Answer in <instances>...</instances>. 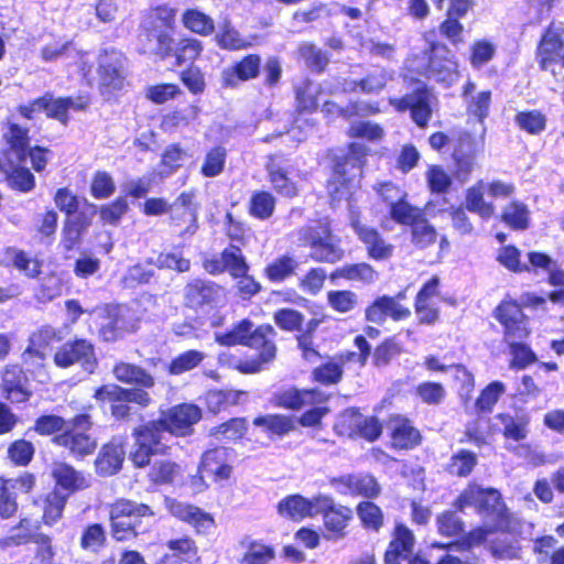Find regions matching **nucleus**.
Listing matches in <instances>:
<instances>
[{
    "mask_svg": "<svg viewBox=\"0 0 564 564\" xmlns=\"http://www.w3.org/2000/svg\"><path fill=\"white\" fill-rule=\"evenodd\" d=\"M155 517L151 506L128 498L115 499L108 506L110 535L117 543H128L141 534L142 520Z\"/></svg>",
    "mask_w": 564,
    "mask_h": 564,
    "instance_id": "39448f33",
    "label": "nucleus"
},
{
    "mask_svg": "<svg viewBox=\"0 0 564 564\" xmlns=\"http://www.w3.org/2000/svg\"><path fill=\"white\" fill-rule=\"evenodd\" d=\"M36 486V477L30 471H23L17 477H0V519L13 518L19 510L18 495L31 494Z\"/></svg>",
    "mask_w": 564,
    "mask_h": 564,
    "instance_id": "dca6fc26",
    "label": "nucleus"
},
{
    "mask_svg": "<svg viewBox=\"0 0 564 564\" xmlns=\"http://www.w3.org/2000/svg\"><path fill=\"white\" fill-rule=\"evenodd\" d=\"M261 57L257 54H250L231 67L225 68L221 73L223 86L234 88L240 82L256 78L259 75Z\"/></svg>",
    "mask_w": 564,
    "mask_h": 564,
    "instance_id": "cd10ccee",
    "label": "nucleus"
},
{
    "mask_svg": "<svg viewBox=\"0 0 564 564\" xmlns=\"http://www.w3.org/2000/svg\"><path fill=\"white\" fill-rule=\"evenodd\" d=\"M360 411L357 408L344 410L334 424V432L341 437L357 438V424Z\"/></svg>",
    "mask_w": 564,
    "mask_h": 564,
    "instance_id": "0e129e2a",
    "label": "nucleus"
},
{
    "mask_svg": "<svg viewBox=\"0 0 564 564\" xmlns=\"http://www.w3.org/2000/svg\"><path fill=\"white\" fill-rule=\"evenodd\" d=\"M495 317L505 327V338L511 352H532L524 339L529 335L528 317L513 301H503L495 311Z\"/></svg>",
    "mask_w": 564,
    "mask_h": 564,
    "instance_id": "9b49d317",
    "label": "nucleus"
},
{
    "mask_svg": "<svg viewBox=\"0 0 564 564\" xmlns=\"http://www.w3.org/2000/svg\"><path fill=\"white\" fill-rule=\"evenodd\" d=\"M351 226L359 239L367 246L368 253L372 259L386 260L392 256L393 246L388 243L376 229L361 225L355 217L351 218Z\"/></svg>",
    "mask_w": 564,
    "mask_h": 564,
    "instance_id": "c85d7f7f",
    "label": "nucleus"
},
{
    "mask_svg": "<svg viewBox=\"0 0 564 564\" xmlns=\"http://www.w3.org/2000/svg\"><path fill=\"white\" fill-rule=\"evenodd\" d=\"M181 473V466L170 459L159 460L150 468L148 480L154 486L172 485Z\"/></svg>",
    "mask_w": 564,
    "mask_h": 564,
    "instance_id": "8fccbe9b",
    "label": "nucleus"
},
{
    "mask_svg": "<svg viewBox=\"0 0 564 564\" xmlns=\"http://www.w3.org/2000/svg\"><path fill=\"white\" fill-rule=\"evenodd\" d=\"M93 397L100 403L108 402L112 419L120 423L133 420L134 411L131 403L140 408H147L151 403V397L147 391L118 384L99 386Z\"/></svg>",
    "mask_w": 564,
    "mask_h": 564,
    "instance_id": "423d86ee",
    "label": "nucleus"
},
{
    "mask_svg": "<svg viewBox=\"0 0 564 564\" xmlns=\"http://www.w3.org/2000/svg\"><path fill=\"white\" fill-rule=\"evenodd\" d=\"M252 424L261 427L270 440L283 438L296 429L294 417L283 413L260 414Z\"/></svg>",
    "mask_w": 564,
    "mask_h": 564,
    "instance_id": "7c9ffc66",
    "label": "nucleus"
},
{
    "mask_svg": "<svg viewBox=\"0 0 564 564\" xmlns=\"http://www.w3.org/2000/svg\"><path fill=\"white\" fill-rule=\"evenodd\" d=\"M274 546L261 540H252L248 543L246 551L238 560L239 564H274Z\"/></svg>",
    "mask_w": 564,
    "mask_h": 564,
    "instance_id": "a18cd8bd",
    "label": "nucleus"
},
{
    "mask_svg": "<svg viewBox=\"0 0 564 564\" xmlns=\"http://www.w3.org/2000/svg\"><path fill=\"white\" fill-rule=\"evenodd\" d=\"M416 543L413 531L402 521H397L390 533V541L383 553L384 564H402L410 557Z\"/></svg>",
    "mask_w": 564,
    "mask_h": 564,
    "instance_id": "aec40b11",
    "label": "nucleus"
},
{
    "mask_svg": "<svg viewBox=\"0 0 564 564\" xmlns=\"http://www.w3.org/2000/svg\"><path fill=\"white\" fill-rule=\"evenodd\" d=\"M276 333L271 325L253 327L249 319H242L227 333L216 334V340L223 346L242 345L262 352H275Z\"/></svg>",
    "mask_w": 564,
    "mask_h": 564,
    "instance_id": "1a4fd4ad",
    "label": "nucleus"
},
{
    "mask_svg": "<svg viewBox=\"0 0 564 564\" xmlns=\"http://www.w3.org/2000/svg\"><path fill=\"white\" fill-rule=\"evenodd\" d=\"M488 551L499 561L518 560L521 555V545L518 539H495L490 542Z\"/></svg>",
    "mask_w": 564,
    "mask_h": 564,
    "instance_id": "13d9d810",
    "label": "nucleus"
},
{
    "mask_svg": "<svg viewBox=\"0 0 564 564\" xmlns=\"http://www.w3.org/2000/svg\"><path fill=\"white\" fill-rule=\"evenodd\" d=\"M248 429V420L238 416L217 424L212 429L210 434L217 440L237 443L246 436Z\"/></svg>",
    "mask_w": 564,
    "mask_h": 564,
    "instance_id": "79ce46f5",
    "label": "nucleus"
},
{
    "mask_svg": "<svg viewBox=\"0 0 564 564\" xmlns=\"http://www.w3.org/2000/svg\"><path fill=\"white\" fill-rule=\"evenodd\" d=\"M329 395L317 388L300 389L291 387L278 392H274L271 399L275 408L300 411L303 408L311 405L297 419V423L302 427L321 429L324 417L330 412L327 402Z\"/></svg>",
    "mask_w": 564,
    "mask_h": 564,
    "instance_id": "20e7f679",
    "label": "nucleus"
},
{
    "mask_svg": "<svg viewBox=\"0 0 564 564\" xmlns=\"http://www.w3.org/2000/svg\"><path fill=\"white\" fill-rule=\"evenodd\" d=\"M516 123L520 129L530 134H539L544 131L546 118L538 110L522 111L516 116Z\"/></svg>",
    "mask_w": 564,
    "mask_h": 564,
    "instance_id": "774afa93",
    "label": "nucleus"
},
{
    "mask_svg": "<svg viewBox=\"0 0 564 564\" xmlns=\"http://www.w3.org/2000/svg\"><path fill=\"white\" fill-rule=\"evenodd\" d=\"M182 20L186 29L200 35L212 34L215 28L214 20L196 9L186 10Z\"/></svg>",
    "mask_w": 564,
    "mask_h": 564,
    "instance_id": "e2e57ef3",
    "label": "nucleus"
},
{
    "mask_svg": "<svg viewBox=\"0 0 564 564\" xmlns=\"http://www.w3.org/2000/svg\"><path fill=\"white\" fill-rule=\"evenodd\" d=\"M97 313L100 318L99 335L105 341H115L135 328L134 313L127 305L108 304L97 310Z\"/></svg>",
    "mask_w": 564,
    "mask_h": 564,
    "instance_id": "4468645a",
    "label": "nucleus"
},
{
    "mask_svg": "<svg viewBox=\"0 0 564 564\" xmlns=\"http://www.w3.org/2000/svg\"><path fill=\"white\" fill-rule=\"evenodd\" d=\"M329 485L341 496L377 499L382 491L378 479L370 473L344 474L328 479Z\"/></svg>",
    "mask_w": 564,
    "mask_h": 564,
    "instance_id": "f3484780",
    "label": "nucleus"
},
{
    "mask_svg": "<svg viewBox=\"0 0 564 564\" xmlns=\"http://www.w3.org/2000/svg\"><path fill=\"white\" fill-rule=\"evenodd\" d=\"M200 115V108L196 105L176 109L163 117L162 124L166 129L187 127L196 122Z\"/></svg>",
    "mask_w": 564,
    "mask_h": 564,
    "instance_id": "052dcab7",
    "label": "nucleus"
},
{
    "mask_svg": "<svg viewBox=\"0 0 564 564\" xmlns=\"http://www.w3.org/2000/svg\"><path fill=\"white\" fill-rule=\"evenodd\" d=\"M364 156V147L352 143L349 148V155L344 163L335 166L334 173L328 181L327 189L334 202L348 199L352 188L357 185V176L360 174L361 158Z\"/></svg>",
    "mask_w": 564,
    "mask_h": 564,
    "instance_id": "9d476101",
    "label": "nucleus"
},
{
    "mask_svg": "<svg viewBox=\"0 0 564 564\" xmlns=\"http://www.w3.org/2000/svg\"><path fill=\"white\" fill-rule=\"evenodd\" d=\"M166 546L171 553L163 554L155 564H177V561L191 562L198 558L199 549L191 535L170 539Z\"/></svg>",
    "mask_w": 564,
    "mask_h": 564,
    "instance_id": "c756f323",
    "label": "nucleus"
},
{
    "mask_svg": "<svg viewBox=\"0 0 564 564\" xmlns=\"http://www.w3.org/2000/svg\"><path fill=\"white\" fill-rule=\"evenodd\" d=\"M373 499L361 500L356 505V513L366 531L380 532L384 525V513Z\"/></svg>",
    "mask_w": 564,
    "mask_h": 564,
    "instance_id": "58836bf2",
    "label": "nucleus"
},
{
    "mask_svg": "<svg viewBox=\"0 0 564 564\" xmlns=\"http://www.w3.org/2000/svg\"><path fill=\"white\" fill-rule=\"evenodd\" d=\"M204 268L210 274H218L227 270L234 278L248 271V264L240 248L232 245L226 248L218 258L206 260Z\"/></svg>",
    "mask_w": 564,
    "mask_h": 564,
    "instance_id": "a878e982",
    "label": "nucleus"
},
{
    "mask_svg": "<svg viewBox=\"0 0 564 564\" xmlns=\"http://www.w3.org/2000/svg\"><path fill=\"white\" fill-rule=\"evenodd\" d=\"M21 163L15 159H0V170L7 175L12 188L30 192L34 187L35 180L29 169L20 166Z\"/></svg>",
    "mask_w": 564,
    "mask_h": 564,
    "instance_id": "72a5a7b5",
    "label": "nucleus"
},
{
    "mask_svg": "<svg viewBox=\"0 0 564 564\" xmlns=\"http://www.w3.org/2000/svg\"><path fill=\"white\" fill-rule=\"evenodd\" d=\"M297 235L304 246L311 247V257L315 261L333 263L344 254L326 225L301 228Z\"/></svg>",
    "mask_w": 564,
    "mask_h": 564,
    "instance_id": "f8f14e48",
    "label": "nucleus"
},
{
    "mask_svg": "<svg viewBox=\"0 0 564 564\" xmlns=\"http://www.w3.org/2000/svg\"><path fill=\"white\" fill-rule=\"evenodd\" d=\"M478 465V456L470 449L459 448L449 457L445 470L456 478L469 477Z\"/></svg>",
    "mask_w": 564,
    "mask_h": 564,
    "instance_id": "e433bc0d",
    "label": "nucleus"
},
{
    "mask_svg": "<svg viewBox=\"0 0 564 564\" xmlns=\"http://www.w3.org/2000/svg\"><path fill=\"white\" fill-rule=\"evenodd\" d=\"M536 58L543 70H553L561 63L564 67V25L552 23L543 34L536 51Z\"/></svg>",
    "mask_w": 564,
    "mask_h": 564,
    "instance_id": "6ab92c4d",
    "label": "nucleus"
},
{
    "mask_svg": "<svg viewBox=\"0 0 564 564\" xmlns=\"http://www.w3.org/2000/svg\"><path fill=\"white\" fill-rule=\"evenodd\" d=\"M25 382L26 378L21 370L6 371L2 382L4 398L11 403H26L32 391L26 388Z\"/></svg>",
    "mask_w": 564,
    "mask_h": 564,
    "instance_id": "c9c22d12",
    "label": "nucleus"
},
{
    "mask_svg": "<svg viewBox=\"0 0 564 564\" xmlns=\"http://www.w3.org/2000/svg\"><path fill=\"white\" fill-rule=\"evenodd\" d=\"M383 433V424L376 415L364 416L360 413L357 424V438H361L368 443L378 441Z\"/></svg>",
    "mask_w": 564,
    "mask_h": 564,
    "instance_id": "69168bd1",
    "label": "nucleus"
},
{
    "mask_svg": "<svg viewBox=\"0 0 564 564\" xmlns=\"http://www.w3.org/2000/svg\"><path fill=\"white\" fill-rule=\"evenodd\" d=\"M410 310L402 306L393 297L382 296L376 300L367 310L366 318L369 322L381 324L387 317L400 321L409 317Z\"/></svg>",
    "mask_w": 564,
    "mask_h": 564,
    "instance_id": "2f4dec72",
    "label": "nucleus"
},
{
    "mask_svg": "<svg viewBox=\"0 0 564 564\" xmlns=\"http://www.w3.org/2000/svg\"><path fill=\"white\" fill-rule=\"evenodd\" d=\"M505 384L500 381H492L487 384L475 400V410L477 414H489L505 393Z\"/></svg>",
    "mask_w": 564,
    "mask_h": 564,
    "instance_id": "3c124183",
    "label": "nucleus"
},
{
    "mask_svg": "<svg viewBox=\"0 0 564 564\" xmlns=\"http://www.w3.org/2000/svg\"><path fill=\"white\" fill-rule=\"evenodd\" d=\"M501 220L514 230H523L529 226V210L527 205L520 202H511L501 214Z\"/></svg>",
    "mask_w": 564,
    "mask_h": 564,
    "instance_id": "6e6d98bb",
    "label": "nucleus"
},
{
    "mask_svg": "<svg viewBox=\"0 0 564 564\" xmlns=\"http://www.w3.org/2000/svg\"><path fill=\"white\" fill-rule=\"evenodd\" d=\"M456 511L467 508L491 520V524L511 530L513 517L506 505L502 494L494 487H482L475 480L468 481L452 503Z\"/></svg>",
    "mask_w": 564,
    "mask_h": 564,
    "instance_id": "7ed1b4c3",
    "label": "nucleus"
},
{
    "mask_svg": "<svg viewBox=\"0 0 564 564\" xmlns=\"http://www.w3.org/2000/svg\"><path fill=\"white\" fill-rule=\"evenodd\" d=\"M199 469L205 471L214 484L230 481L235 471L234 449L216 445L204 451L199 457Z\"/></svg>",
    "mask_w": 564,
    "mask_h": 564,
    "instance_id": "2eb2a0df",
    "label": "nucleus"
},
{
    "mask_svg": "<svg viewBox=\"0 0 564 564\" xmlns=\"http://www.w3.org/2000/svg\"><path fill=\"white\" fill-rule=\"evenodd\" d=\"M343 359L339 362L332 359L326 360L312 370V382H317L326 387L338 383L343 378Z\"/></svg>",
    "mask_w": 564,
    "mask_h": 564,
    "instance_id": "603ef678",
    "label": "nucleus"
},
{
    "mask_svg": "<svg viewBox=\"0 0 564 564\" xmlns=\"http://www.w3.org/2000/svg\"><path fill=\"white\" fill-rule=\"evenodd\" d=\"M126 457L124 441L112 436L104 443L94 460L95 471L100 477H110L118 474L123 466Z\"/></svg>",
    "mask_w": 564,
    "mask_h": 564,
    "instance_id": "412c9836",
    "label": "nucleus"
},
{
    "mask_svg": "<svg viewBox=\"0 0 564 564\" xmlns=\"http://www.w3.org/2000/svg\"><path fill=\"white\" fill-rule=\"evenodd\" d=\"M384 426L389 440L388 446L394 452H411L423 442L420 429L404 414H389Z\"/></svg>",
    "mask_w": 564,
    "mask_h": 564,
    "instance_id": "ddd939ff",
    "label": "nucleus"
},
{
    "mask_svg": "<svg viewBox=\"0 0 564 564\" xmlns=\"http://www.w3.org/2000/svg\"><path fill=\"white\" fill-rule=\"evenodd\" d=\"M115 377L124 383L137 384L144 388L154 386V379L141 367L132 364L120 362L113 368Z\"/></svg>",
    "mask_w": 564,
    "mask_h": 564,
    "instance_id": "de8ad7c7",
    "label": "nucleus"
},
{
    "mask_svg": "<svg viewBox=\"0 0 564 564\" xmlns=\"http://www.w3.org/2000/svg\"><path fill=\"white\" fill-rule=\"evenodd\" d=\"M394 73L381 67L370 69L362 78L358 80L344 79L341 90L344 93L360 91L366 95L380 94L387 84L393 79Z\"/></svg>",
    "mask_w": 564,
    "mask_h": 564,
    "instance_id": "393cba45",
    "label": "nucleus"
},
{
    "mask_svg": "<svg viewBox=\"0 0 564 564\" xmlns=\"http://www.w3.org/2000/svg\"><path fill=\"white\" fill-rule=\"evenodd\" d=\"M489 422V417L478 414L474 421L466 425L464 437L459 442L471 443L477 447H481L487 443V435L495 433V427Z\"/></svg>",
    "mask_w": 564,
    "mask_h": 564,
    "instance_id": "09e8293b",
    "label": "nucleus"
},
{
    "mask_svg": "<svg viewBox=\"0 0 564 564\" xmlns=\"http://www.w3.org/2000/svg\"><path fill=\"white\" fill-rule=\"evenodd\" d=\"M289 160L280 155H269L265 163L269 182L272 188L285 197H295L299 186L291 176Z\"/></svg>",
    "mask_w": 564,
    "mask_h": 564,
    "instance_id": "5701e85b",
    "label": "nucleus"
},
{
    "mask_svg": "<svg viewBox=\"0 0 564 564\" xmlns=\"http://www.w3.org/2000/svg\"><path fill=\"white\" fill-rule=\"evenodd\" d=\"M216 285L203 280H194L185 288V297L193 306L202 305L213 300Z\"/></svg>",
    "mask_w": 564,
    "mask_h": 564,
    "instance_id": "bf43d9fd",
    "label": "nucleus"
},
{
    "mask_svg": "<svg viewBox=\"0 0 564 564\" xmlns=\"http://www.w3.org/2000/svg\"><path fill=\"white\" fill-rule=\"evenodd\" d=\"M122 55L119 52H105L99 57V88L104 96L109 97L112 91L121 89L124 82L122 70Z\"/></svg>",
    "mask_w": 564,
    "mask_h": 564,
    "instance_id": "4be33fe9",
    "label": "nucleus"
},
{
    "mask_svg": "<svg viewBox=\"0 0 564 564\" xmlns=\"http://www.w3.org/2000/svg\"><path fill=\"white\" fill-rule=\"evenodd\" d=\"M456 510H445L436 517V528L440 535L459 538L465 531V522L456 514Z\"/></svg>",
    "mask_w": 564,
    "mask_h": 564,
    "instance_id": "5fc2aeb1",
    "label": "nucleus"
},
{
    "mask_svg": "<svg viewBox=\"0 0 564 564\" xmlns=\"http://www.w3.org/2000/svg\"><path fill=\"white\" fill-rule=\"evenodd\" d=\"M165 508L176 520L191 525L196 534H206L216 527L214 516L196 505L165 498Z\"/></svg>",
    "mask_w": 564,
    "mask_h": 564,
    "instance_id": "a211bd4d",
    "label": "nucleus"
},
{
    "mask_svg": "<svg viewBox=\"0 0 564 564\" xmlns=\"http://www.w3.org/2000/svg\"><path fill=\"white\" fill-rule=\"evenodd\" d=\"M4 138L10 144V149L3 159H15L18 162H24L29 147L28 130L11 123L4 133Z\"/></svg>",
    "mask_w": 564,
    "mask_h": 564,
    "instance_id": "c03bdc74",
    "label": "nucleus"
},
{
    "mask_svg": "<svg viewBox=\"0 0 564 564\" xmlns=\"http://www.w3.org/2000/svg\"><path fill=\"white\" fill-rule=\"evenodd\" d=\"M67 501V495H63L62 491L53 488L48 492L35 498L33 506L40 507L42 510L41 523L46 527H53L63 518Z\"/></svg>",
    "mask_w": 564,
    "mask_h": 564,
    "instance_id": "bb28decb",
    "label": "nucleus"
},
{
    "mask_svg": "<svg viewBox=\"0 0 564 564\" xmlns=\"http://www.w3.org/2000/svg\"><path fill=\"white\" fill-rule=\"evenodd\" d=\"M202 419V410L194 403H178L162 412L160 417L141 423L133 427L131 435L134 440L129 458L134 468L150 466L154 456H166L171 446L163 443V433L175 437L189 436L194 425Z\"/></svg>",
    "mask_w": 564,
    "mask_h": 564,
    "instance_id": "f257e3e1",
    "label": "nucleus"
},
{
    "mask_svg": "<svg viewBox=\"0 0 564 564\" xmlns=\"http://www.w3.org/2000/svg\"><path fill=\"white\" fill-rule=\"evenodd\" d=\"M171 210L173 220H183L189 224L186 232L191 235L195 232L197 228V207L194 203V194L182 193L171 205Z\"/></svg>",
    "mask_w": 564,
    "mask_h": 564,
    "instance_id": "a19ab883",
    "label": "nucleus"
},
{
    "mask_svg": "<svg viewBox=\"0 0 564 564\" xmlns=\"http://www.w3.org/2000/svg\"><path fill=\"white\" fill-rule=\"evenodd\" d=\"M88 404L69 420L57 414H42L34 421L33 430L41 436H53V443L75 459H84L95 454L98 440L91 433L95 422Z\"/></svg>",
    "mask_w": 564,
    "mask_h": 564,
    "instance_id": "f03ea898",
    "label": "nucleus"
},
{
    "mask_svg": "<svg viewBox=\"0 0 564 564\" xmlns=\"http://www.w3.org/2000/svg\"><path fill=\"white\" fill-rule=\"evenodd\" d=\"M51 476L54 480V487L67 495V499L78 492L90 487V482L85 474L77 470L73 465L61 462L52 469Z\"/></svg>",
    "mask_w": 564,
    "mask_h": 564,
    "instance_id": "b1692460",
    "label": "nucleus"
},
{
    "mask_svg": "<svg viewBox=\"0 0 564 564\" xmlns=\"http://www.w3.org/2000/svg\"><path fill=\"white\" fill-rule=\"evenodd\" d=\"M496 419L503 425L501 433L505 438L520 442L528 436V415L512 416L509 413H498Z\"/></svg>",
    "mask_w": 564,
    "mask_h": 564,
    "instance_id": "49530a36",
    "label": "nucleus"
},
{
    "mask_svg": "<svg viewBox=\"0 0 564 564\" xmlns=\"http://www.w3.org/2000/svg\"><path fill=\"white\" fill-rule=\"evenodd\" d=\"M106 543L107 533L101 523H90L83 529L79 540L83 550L97 553L106 546Z\"/></svg>",
    "mask_w": 564,
    "mask_h": 564,
    "instance_id": "864d4df0",
    "label": "nucleus"
},
{
    "mask_svg": "<svg viewBox=\"0 0 564 564\" xmlns=\"http://www.w3.org/2000/svg\"><path fill=\"white\" fill-rule=\"evenodd\" d=\"M35 454V447L32 442L19 438L9 444L7 456L14 466H28Z\"/></svg>",
    "mask_w": 564,
    "mask_h": 564,
    "instance_id": "680f3d73",
    "label": "nucleus"
},
{
    "mask_svg": "<svg viewBox=\"0 0 564 564\" xmlns=\"http://www.w3.org/2000/svg\"><path fill=\"white\" fill-rule=\"evenodd\" d=\"M485 182H477L467 189L465 205L469 212L477 214L482 219H489L495 214V206L492 203L485 200Z\"/></svg>",
    "mask_w": 564,
    "mask_h": 564,
    "instance_id": "37998d69",
    "label": "nucleus"
},
{
    "mask_svg": "<svg viewBox=\"0 0 564 564\" xmlns=\"http://www.w3.org/2000/svg\"><path fill=\"white\" fill-rule=\"evenodd\" d=\"M322 517V536L326 541L338 542L349 535L354 522V510L349 506L335 502L330 496L319 495L314 498Z\"/></svg>",
    "mask_w": 564,
    "mask_h": 564,
    "instance_id": "6e6552de",
    "label": "nucleus"
},
{
    "mask_svg": "<svg viewBox=\"0 0 564 564\" xmlns=\"http://www.w3.org/2000/svg\"><path fill=\"white\" fill-rule=\"evenodd\" d=\"M299 263L291 256H281L269 263L264 270L265 276L272 282H281L291 276Z\"/></svg>",
    "mask_w": 564,
    "mask_h": 564,
    "instance_id": "4d7b16f0",
    "label": "nucleus"
},
{
    "mask_svg": "<svg viewBox=\"0 0 564 564\" xmlns=\"http://www.w3.org/2000/svg\"><path fill=\"white\" fill-rule=\"evenodd\" d=\"M243 391L235 389H209L204 394V405L212 414H219L240 403Z\"/></svg>",
    "mask_w": 564,
    "mask_h": 564,
    "instance_id": "473e14b6",
    "label": "nucleus"
},
{
    "mask_svg": "<svg viewBox=\"0 0 564 564\" xmlns=\"http://www.w3.org/2000/svg\"><path fill=\"white\" fill-rule=\"evenodd\" d=\"M510 530L497 527L495 524L477 525L465 532L454 541L455 549L459 552H468L476 546L484 544L490 534L496 532H509Z\"/></svg>",
    "mask_w": 564,
    "mask_h": 564,
    "instance_id": "ea45409f",
    "label": "nucleus"
},
{
    "mask_svg": "<svg viewBox=\"0 0 564 564\" xmlns=\"http://www.w3.org/2000/svg\"><path fill=\"white\" fill-rule=\"evenodd\" d=\"M312 500L295 494L283 498L278 505V511L293 521H302L314 514Z\"/></svg>",
    "mask_w": 564,
    "mask_h": 564,
    "instance_id": "4c0bfd02",
    "label": "nucleus"
},
{
    "mask_svg": "<svg viewBox=\"0 0 564 564\" xmlns=\"http://www.w3.org/2000/svg\"><path fill=\"white\" fill-rule=\"evenodd\" d=\"M410 69L427 78L449 85L457 77V62L454 54L443 44L433 43L421 57L408 61Z\"/></svg>",
    "mask_w": 564,
    "mask_h": 564,
    "instance_id": "0eeeda50",
    "label": "nucleus"
},
{
    "mask_svg": "<svg viewBox=\"0 0 564 564\" xmlns=\"http://www.w3.org/2000/svg\"><path fill=\"white\" fill-rule=\"evenodd\" d=\"M45 99L44 111L46 115L62 123H66L68 121V110H83L88 105V100L83 97L54 98L52 95H45ZM41 104L43 105V101H41Z\"/></svg>",
    "mask_w": 564,
    "mask_h": 564,
    "instance_id": "f704fd0d",
    "label": "nucleus"
},
{
    "mask_svg": "<svg viewBox=\"0 0 564 564\" xmlns=\"http://www.w3.org/2000/svg\"><path fill=\"white\" fill-rule=\"evenodd\" d=\"M218 45L224 50L238 51L245 50L251 46V42L243 39L240 33L230 26L225 24L220 32L216 35Z\"/></svg>",
    "mask_w": 564,
    "mask_h": 564,
    "instance_id": "338daca9",
    "label": "nucleus"
}]
</instances>
